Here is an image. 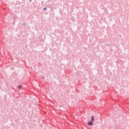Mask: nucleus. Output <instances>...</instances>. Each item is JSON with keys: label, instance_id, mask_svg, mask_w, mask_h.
Wrapping results in <instances>:
<instances>
[{"label": "nucleus", "instance_id": "f257e3e1", "mask_svg": "<svg viewBox=\"0 0 129 129\" xmlns=\"http://www.w3.org/2000/svg\"><path fill=\"white\" fill-rule=\"evenodd\" d=\"M88 124L89 125H91V126H92V125H93V123L92 121H91V122H88Z\"/></svg>", "mask_w": 129, "mask_h": 129}, {"label": "nucleus", "instance_id": "39448f33", "mask_svg": "<svg viewBox=\"0 0 129 129\" xmlns=\"http://www.w3.org/2000/svg\"><path fill=\"white\" fill-rule=\"evenodd\" d=\"M43 79H44V77H43V78H42Z\"/></svg>", "mask_w": 129, "mask_h": 129}, {"label": "nucleus", "instance_id": "20e7f679", "mask_svg": "<svg viewBox=\"0 0 129 129\" xmlns=\"http://www.w3.org/2000/svg\"><path fill=\"white\" fill-rule=\"evenodd\" d=\"M46 10H47V8H44V11H46Z\"/></svg>", "mask_w": 129, "mask_h": 129}, {"label": "nucleus", "instance_id": "7ed1b4c3", "mask_svg": "<svg viewBox=\"0 0 129 129\" xmlns=\"http://www.w3.org/2000/svg\"><path fill=\"white\" fill-rule=\"evenodd\" d=\"M22 88V86H21V85H20L18 86V88H19V89H21Z\"/></svg>", "mask_w": 129, "mask_h": 129}, {"label": "nucleus", "instance_id": "f03ea898", "mask_svg": "<svg viewBox=\"0 0 129 129\" xmlns=\"http://www.w3.org/2000/svg\"><path fill=\"white\" fill-rule=\"evenodd\" d=\"M91 121H95V117L94 116H91Z\"/></svg>", "mask_w": 129, "mask_h": 129}]
</instances>
